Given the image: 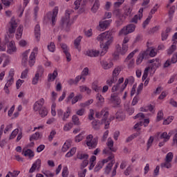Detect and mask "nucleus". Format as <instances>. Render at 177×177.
I'll use <instances>...</instances> for the list:
<instances>
[{"mask_svg":"<svg viewBox=\"0 0 177 177\" xmlns=\"http://www.w3.org/2000/svg\"><path fill=\"white\" fill-rule=\"evenodd\" d=\"M124 82V77H121L118 80V82L112 87V92H117L120 88V85Z\"/></svg>","mask_w":177,"mask_h":177,"instance_id":"obj_28","label":"nucleus"},{"mask_svg":"<svg viewBox=\"0 0 177 177\" xmlns=\"http://www.w3.org/2000/svg\"><path fill=\"white\" fill-rule=\"evenodd\" d=\"M16 28H17V24L16 23L15 18H12L8 28L9 34H15V32H16Z\"/></svg>","mask_w":177,"mask_h":177,"instance_id":"obj_11","label":"nucleus"},{"mask_svg":"<svg viewBox=\"0 0 177 177\" xmlns=\"http://www.w3.org/2000/svg\"><path fill=\"white\" fill-rule=\"evenodd\" d=\"M82 39V36H79L74 41L75 48V49H77L78 52H81V46H80L81 45V40Z\"/></svg>","mask_w":177,"mask_h":177,"instance_id":"obj_23","label":"nucleus"},{"mask_svg":"<svg viewBox=\"0 0 177 177\" xmlns=\"http://www.w3.org/2000/svg\"><path fill=\"white\" fill-rule=\"evenodd\" d=\"M103 124L104 123H102V120L100 121L97 119H93L91 122L92 128L94 131H99V129H100V127L103 125Z\"/></svg>","mask_w":177,"mask_h":177,"instance_id":"obj_17","label":"nucleus"},{"mask_svg":"<svg viewBox=\"0 0 177 177\" xmlns=\"http://www.w3.org/2000/svg\"><path fill=\"white\" fill-rule=\"evenodd\" d=\"M111 21H113V20L111 19L101 21L99 22V26L100 27V28H102V30H106V28H108V27L110 26V24H111Z\"/></svg>","mask_w":177,"mask_h":177,"instance_id":"obj_18","label":"nucleus"},{"mask_svg":"<svg viewBox=\"0 0 177 177\" xmlns=\"http://www.w3.org/2000/svg\"><path fill=\"white\" fill-rule=\"evenodd\" d=\"M160 139H164L165 142H168L171 139V133H169L168 134L167 132H163L160 135Z\"/></svg>","mask_w":177,"mask_h":177,"instance_id":"obj_38","label":"nucleus"},{"mask_svg":"<svg viewBox=\"0 0 177 177\" xmlns=\"http://www.w3.org/2000/svg\"><path fill=\"white\" fill-rule=\"evenodd\" d=\"M174 13H175V6H172L170 8V10L169 11V17L170 20H172V17H174Z\"/></svg>","mask_w":177,"mask_h":177,"instance_id":"obj_55","label":"nucleus"},{"mask_svg":"<svg viewBox=\"0 0 177 177\" xmlns=\"http://www.w3.org/2000/svg\"><path fill=\"white\" fill-rule=\"evenodd\" d=\"M153 142H154V137L150 136L147 141V151L149 150V149H150V147H151V145H153Z\"/></svg>","mask_w":177,"mask_h":177,"instance_id":"obj_48","label":"nucleus"},{"mask_svg":"<svg viewBox=\"0 0 177 177\" xmlns=\"http://www.w3.org/2000/svg\"><path fill=\"white\" fill-rule=\"evenodd\" d=\"M39 115L42 118L46 117L48 115V109L45 106L41 108L40 110L37 111Z\"/></svg>","mask_w":177,"mask_h":177,"instance_id":"obj_37","label":"nucleus"},{"mask_svg":"<svg viewBox=\"0 0 177 177\" xmlns=\"http://www.w3.org/2000/svg\"><path fill=\"white\" fill-rule=\"evenodd\" d=\"M61 48L63 50L65 56L66 57L67 62H71V54H70V52H68V47H67V44H61Z\"/></svg>","mask_w":177,"mask_h":177,"instance_id":"obj_16","label":"nucleus"},{"mask_svg":"<svg viewBox=\"0 0 177 177\" xmlns=\"http://www.w3.org/2000/svg\"><path fill=\"white\" fill-rule=\"evenodd\" d=\"M39 77H41L40 75H39L38 73L35 74L32 81V84L33 85H37V84H38V82L39 81Z\"/></svg>","mask_w":177,"mask_h":177,"instance_id":"obj_51","label":"nucleus"},{"mask_svg":"<svg viewBox=\"0 0 177 177\" xmlns=\"http://www.w3.org/2000/svg\"><path fill=\"white\" fill-rule=\"evenodd\" d=\"M35 35L37 41H39V38H41V27L39 24H37L35 27Z\"/></svg>","mask_w":177,"mask_h":177,"instance_id":"obj_25","label":"nucleus"},{"mask_svg":"<svg viewBox=\"0 0 177 177\" xmlns=\"http://www.w3.org/2000/svg\"><path fill=\"white\" fill-rule=\"evenodd\" d=\"M39 139V133L38 132H36L33 135H32L30 138V142L32 140H38Z\"/></svg>","mask_w":177,"mask_h":177,"instance_id":"obj_58","label":"nucleus"},{"mask_svg":"<svg viewBox=\"0 0 177 177\" xmlns=\"http://www.w3.org/2000/svg\"><path fill=\"white\" fill-rule=\"evenodd\" d=\"M137 118H139L140 121L145 120V114L143 113H139L136 116H134V120H136Z\"/></svg>","mask_w":177,"mask_h":177,"instance_id":"obj_63","label":"nucleus"},{"mask_svg":"<svg viewBox=\"0 0 177 177\" xmlns=\"http://www.w3.org/2000/svg\"><path fill=\"white\" fill-rule=\"evenodd\" d=\"M173 159H174V153H172V152H169L166 155L165 161H167V162H171Z\"/></svg>","mask_w":177,"mask_h":177,"instance_id":"obj_45","label":"nucleus"},{"mask_svg":"<svg viewBox=\"0 0 177 177\" xmlns=\"http://www.w3.org/2000/svg\"><path fill=\"white\" fill-rule=\"evenodd\" d=\"M7 53L9 55H13L15 52H17V48H16V45L15 44V41H11L8 46H7Z\"/></svg>","mask_w":177,"mask_h":177,"instance_id":"obj_15","label":"nucleus"},{"mask_svg":"<svg viewBox=\"0 0 177 177\" xmlns=\"http://www.w3.org/2000/svg\"><path fill=\"white\" fill-rule=\"evenodd\" d=\"M93 103V99H91L86 101L85 102L80 103V107H87V106H90V104H92Z\"/></svg>","mask_w":177,"mask_h":177,"instance_id":"obj_46","label":"nucleus"},{"mask_svg":"<svg viewBox=\"0 0 177 177\" xmlns=\"http://www.w3.org/2000/svg\"><path fill=\"white\" fill-rule=\"evenodd\" d=\"M175 50H176V45L172 44L171 47L167 50V54L172 55Z\"/></svg>","mask_w":177,"mask_h":177,"instance_id":"obj_57","label":"nucleus"},{"mask_svg":"<svg viewBox=\"0 0 177 177\" xmlns=\"http://www.w3.org/2000/svg\"><path fill=\"white\" fill-rule=\"evenodd\" d=\"M149 70H150V67L145 68L142 78V81H145V80L147 78V76L149 75Z\"/></svg>","mask_w":177,"mask_h":177,"instance_id":"obj_52","label":"nucleus"},{"mask_svg":"<svg viewBox=\"0 0 177 177\" xmlns=\"http://www.w3.org/2000/svg\"><path fill=\"white\" fill-rule=\"evenodd\" d=\"M44 104H45V100L44 98L36 101L33 105L34 111H39V110L43 109L44 107Z\"/></svg>","mask_w":177,"mask_h":177,"instance_id":"obj_9","label":"nucleus"},{"mask_svg":"<svg viewBox=\"0 0 177 177\" xmlns=\"http://www.w3.org/2000/svg\"><path fill=\"white\" fill-rule=\"evenodd\" d=\"M143 59H145L143 57V54H141L140 53V54L138 55L137 59H136L137 64H140V63H142V62H143Z\"/></svg>","mask_w":177,"mask_h":177,"instance_id":"obj_62","label":"nucleus"},{"mask_svg":"<svg viewBox=\"0 0 177 177\" xmlns=\"http://www.w3.org/2000/svg\"><path fill=\"white\" fill-rule=\"evenodd\" d=\"M97 41H100V46L102 48L100 56H104L109 50V46L113 44V33L111 31L102 32L97 37Z\"/></svg>","mask_w":177,"mask_h":177,"instance_id":"obj_1","label":"nucleus"},{"mask_svg":"<svg viewBox=\"0 0 177 177\" xmlns=\"http://www.w3.org/2000/svg\"><path fill=\"white\" fill-rule=\"evenodd\" d=\"M99 8H100V1L99 0H95L91 8V12H93V13H96L97 10H99Z\"/></svg>","mask_w":177,"mask_h":177,"instance_id":"obj_26","label":"nucleus"},{"mask_svg":"<svg viewBox=\"0 0 177 177\" xmlns=\"http://www.w3.org/2000/svg\"><path fill=\"white\" fill-rule=\"evenodd\" d=\"M110 102L116 106H120L121 104V99L118 97V94L116 93H112L109 99Z\"/></svg>","mask_w":177,"mask_h":177,"instance_id":"obj_13","label":"nucleus"},{"mask_svg":"<svg viewBox=\"0 0 177 177\" xmlns=\"http://www.w3.org/2000/svg\"><path fill=\"white\" fill-rule=\"evenodd\" d=\"M140 53L142 55L144 59H148L149 56H150V50L147 49L145 51L141 52Z\"/></svg>","mask_w":177,"mask_h":177,"instance_id":"obj_56","label":"nucleus"},{"mask_svg":"<svg viewBox=\"0 0 177 177\" xmlns=\"http://www.w3.org/2000/svg\"><path fill=\"white\" fill-rule=\"evenodd\" d=\"M106 145H107L108 147H110V149H111V151H113V152L117 151L115 148H114V141H113L111 138H108V141L106 142Z\"/></svg>","mask_w":177,"mask_h":177,"instance_id":"obj_32","label":"nucleus"},{"mask_svg":"<svg viewBox=\"0 0 177 177\" xmlns=\"http://www.w3.org/2000/svg\"><path fill=\"white\" fill-rule=\"evenodd\" d=\"M133 9L131 7H127L124 9L123 16L124 19L127 20V17L131 19L132 16H133V12H132Z\"/></svg>","mask_w":177,"mask_h":177,"instance_id":"obj_20","label":"nucleus"},{"mask_svg":"<svg viewBox=\"0 0 177 177\" xmlns=\"http://www.w3.org/2000/svg\"><path fill=\"white\" fill-rule=\"evenodd\" d=\"M129 39L130 38L129 37H125L123 39L122 47L120 44H117L115 46L116 52H118L119 55H124L125 53H127V52H128L129 46L127 44L129 42Z\"/></svg>","mask_w":177,"mask_h":177,"instance_id":"obj_4","label":"nucleus"},{"mask_svg":"<svg viewBox=\"0 0 177 177\" xmlns=\"http://www.w3.org/2000/svg\"><path fill=\"white\" fill-rule=\"evenodd\" d=\"M164 118V113H162V111H159L157 114L156 121L157 122L161 121Z\"/></svg>","mask_w":177,"mask_h":177,"instance_id":"obj_54","label":"nucleus"},{"mask_svg":"<svg viewBox=\"0 0 177 177\" xmlns=\"http://www.w3.org/2000/svg\"><path fill=\"white\" fill-rule=\"evenodd\" d=\"M35 52H32L30 57H29V61H28V63H29V66L30 67H32V66H34V64H35Z\"/></svg>","mask_w":177,"mask_h":177,"instance_id":"obj_27","label":"nucleus"},{"mask_svg":"<svg viewBox=\"0 0 177 177\" xmlns=\"http://www.w3.org/2000/svg\"><path fill=\"white\" fill-rule=\"evenodd\" d=\"M96 99L97 100V105L103 106V104L104 103V97H103L102 95L97 93L96 95Z\"/></svg>","mask_w":177,"mask_h":177,"instance_id":"obj_34","label":"nucleus"},{"mask_svg":"<svg viewBox=\"0 0 177 177\" xmlns=\"http://www.w3.org/2000/svg\"><path fill=\"white\" fill-rule=\"evenodd\" d=\"M120 73H121V68H120V66L115 68L112 72V77L118 79V75H120Z\"/></svg>","mask_w":177,"mask_h":177,"instance_id":"obj_35","label":"nucleus"},{"mask_svg":"<svg viewBox=\"0 0 177 177\" xmlns=\"http://www.w3.org/2000/svg\"><path fill=\"white\" fill-rule=\"evenodd\" d=\"M77 157L79 160H88V158H89V155L86 153H77Z\"/></svg>","mask_w":177,"mask_h":177,"instance_id":"obj_44","label":"nucleus"},{"mask_svg":"<svg viewBox=\"0 0 177 177\" xmlns=\"http://www.w3.org/2000/svg\"><path fill=\"white\" fill-rule=\"evenodd\" d=\"M57 77V71L55 70L53 73L48 74V82H53Z\"/></svg>","mask_w":177,"mask_h":177,"instance_id":"obj_29","label":"nucleus"},{"mask_svg":"<svg viewBox=\"0 0 177 177\" xmlns=\"http://www.w3.org/2000/svg\"><path fill=\"white\" fill-rule=\"evenodd\" d=\"M71 143H73L71 140H67L62 148V151H63V153H66V151H67V150L71 147Z\"/></svg>","mask_w":177,"mask_h":177,"instance_id":"obj_22","label":"nucleus"},{"mask_svg":"<svg viewBox=\"0 0 177 177\" xmlns=\"http://www.w3.org/2000/svg\"><path fill=\"white\" fill-rule=\"evenodd\" d=\"M55 49H56V46L55 45V43L50 42V44L48 45V50L49 52H55Z\"/></svg>","mask_w":177,"mask_h":177,"instance_id":"obj_53","label":"nucleus"},{"mask_svg":"<svg viewBox=\"0 0 177 177\" xmlns=\"http://www.w3.org/2000/svg\"><path fill=\"white\" fill-rule=\"evenodd\" d=\"M143 17V8L138 10V14L134 15V17L130 20V23H134V24H138V20H142Z\"/></svg>","mask_w":177,"mask_h":177,"instance_id":"obj_10","label":"nucleus"},{"mask_svg":"<svg viewBox=\"0 0 177 177\" xmlns=\"http://www.w3.org/2000/svg\"><path fill=\"white\" fill-rule=\"evenodd\" d=\"M22 155L25 157H29V158H32V157L35 156L34 151H32L31 149H23Z\"/></svg>","mask_w":177,"mask_h":177,"instance_id":"obj_24","label":"nucleus"},{"mask_svg":"<svg viewBox=\"0 0 177 177\" xmlns=\"http://www.w3.org/2000/svg\"><path fill=\"white\" fill-rule=\"evenodd\" d=\"M100 63L104 70H109V68H111L113 67V62L109 63L106 61H101Z\"/></svg>","mask_w":177,"mask_h":177,"instance_id":"obj_30","label":"nucleus"},{"mask_svg":"<svg viewBox=\"0 0 177 177\" xmlns=\"http://www.w3.org/2000/svg\"><path fill=\"white\" fill-rule=\"evenodd\" d=\"M60 26L62 30L68 32L70 31V27H71V23L70 22V12L66 11L65 16L61 19Z\"/></svg>","mask_w":177,"mask_h":177,"instance_id":"obj_3","label":"nucleus"},{"mask_svg":"<svg viewBox=\"0 0 177 177\" xmlns=\"http://www.w3.org/2000/svg\"><path fill=\"white\" fill-rule=\"evenodd\" d=\"M86 145L89 149H95L97 146V138H93V136L88 135L86 139Z\"/></svg>","mask_w":177,"mask_h":177,"instance_id":"obj_6","label":"nucleus"},{"mask_svg":"<svg viewBox=\"0 0 177 177\" xmlns=\"http://www.w3.org/2000/svg\"><path fill=\"white\" fill-rule=\"evenodd\" d=\"M41 159H37L32 165L31 168L29 170V174H32L35 172V170L39 171L41 169Z\"/></svg>","mask_w":177,"mask_h":177,"instance_id":"obj_12","label":"nucleus"},{"mask_svg":"<svg viewBox=\"0 0 177 177\" xmlns=\"http://www.w3.org/2000/svg\"><path fill=\"white\" fill-rule=\"evenodd\" d=\"M72 121L74 124V125H80L81 123L80 122V118L77 115H73L72 117Z\"/></svg>","mask_w":177,"mask_h":177,"instance_id":"obj_47","label":"nucleus"},{"mask_svg":"<svg viewBox=\"0 0 177 177\" xmlns=\"http://www.w3.org/2000/svg\"><path fill=\"white\" fill-rule=\"evenodd\" d=\"M169 162H171L165 161V162L161 163L160 164L161 168H167V169L171 168V167H172V165Z\"/></svg>","mask_w":177,"mask_h":177,"instance_id":"obj_59","label":"nucleus"},{"mask_svg":"<svg viewBox=\"0 0 177 177\" xmlns=\"http://www.w3.org/2000/svg\"><path fill=\"white\" fill-rule=\"evenodd\" d=\"M172 121H174V116H169L163 121V125H169Z\"/></svg>","mask_w":177,"mask_h":177,"instance_id":"obj_50","label":"nucleus"},{"mask_svg":"<svg viewBox=\"0 0 177 177\" xmlns=\"http://www.w3.org/2000/svg\"><path fill=\"white\" fill-rule=\"evenodd\" d=\"M177 62V53H175L171 59H167L164 65H163V67L164 68H168L169 66H171V64H175V63Z\"/></svg>","mask_w":177,"mask_h":177,"instance_id":"obj_14","label":"nucleus"},{"mask_svg":"<svg viewBox=\"0 0 177 177\" xmlns=\"http://www.w3.org/2000/svg\"><path fill=\"white\" fill-rule=\"evenodd\" d=\"M100 55V51L97 50H88L86 52V56H88L89 57H97Z\"/></svg>","mask_w":177,"mask_h":177,"instance_id":"obj_19","label":"nucleus"},{"mask_svg":"<svg viewBox=\"0 0 177 177\" xmlns=\"http://www.w3.org/2000/svg\"><path fill=\"white\" fill-rule=\"evenodd\" d=\"M76 151H77V148L73 147L65 155V157H66L67 158L70 157H73L75 154Z\"/></svg>","mask_w":177,"mask_h":177,"instance_id":"obj_43","label":"nucleus"},{"mask_svg":"<svg viewBox=\"0 0 177 177\" xmlns=\"http://www.w3.org/2000/svg\"><path fill=\"white\" fill-rule=\"evenodd\" d=\"M116 120H118V121H124V120H125V113L122 111L117 112Z\"/></svg>","mask_w":177,"mask_h":177,"instance_id":"obj_36","label":"nucleus"},{"mask_svg":"<svg viewBox=\"0 0 177 177\" xmlns=\"http://www.w3.org/2000/svg\"><path fill=\"white\" fill-rule=\"evenodd\" d=\"M17 34H16L17 39H20L21 35H23V26H19L17 30Z\"/></svg>","mask_w":177,"mask_h":177,"instance_id":"obj_40","label":"nucleus"},{"mask_svg":"<svg viewBox=\"0 0 177 177\" xmlns=\"http://www.w3.org/2000/svg\"><path fill=\"white\" fill-rule=\"evenodd\" d=\"M82 100V95L78 94L77 95L73 97L72 99L71 103L72 104H75L77 102H81Z\"/></svg>","mask_w":177,"mask_h":177,"instance_id":"obj_41","label":"nucleus"},{"mask_svg":"<svg viewBox=\"0 0 177 177\" xmlns=\"http://www.w3.org/2000/svg\"><path fill=\"white\" fill-rule=\"evenodd\" d=\"M42 174H44V175H45V176H46V177H53V176H55V174L53 173L50 172V171H42Z\"/></svg>","mask_w":177,"mask_h":177,"instance_id":"obj_64","label":"nucleus"},{"mask_svg":"<svg viewBox=\"0 0 177 177\" xmlns=\"http://www.w3.org/2000/svg\"><path fill=\"white\" fill-rule=\"evenodd\" d=\"M114 162H115V160H111V162L106 167L104 172L106 175L110 174L111 168H113V166L114 165Z\"/></svg>","mask_w":177,"mask_h":177,"instance_id":"obj_33","label":"nucleus"},{"mask_svg":"<svg viewBox=\"0 0 177 177\" xmlns=\"http://www.w3.org/2000/svg\"><path fill=\"white\" fill-rule=\"evenodd\" d=\"M109 108L105 107L101 110L100 112L95 113L96 118H102V124H104V129H109L110 121L107 120L109 118Z\"/></svg>","mask_w":177,"mask_h":177,"instance_id":"obj_2","label":"nucleus"},{"mask_svg":"<svg viewBox=\"0 0 177 177\" xmlns=\"http://www.w3.org/2000/svg\"><path fill=\"white\" fill-rule=\"evenodd\" d=\"M57 13H59V7H55L53 9V13L48 12L47 13V17L49 20L51 19L52 25L55 26V23H56V17L57 16Z\"/></svg>","mask_w":177,"mask_h":177,"instance_id":"obj_8","label":"nucleus"},{"mask_svg":"<svg viewBox=\"0 0 177 177\" xmlns=\"http://www.w3.org/2000/svg\"><path fill=\"white\" fill-rule=\"evenodd\" d=\"M28 53H30V50H26L22 54V62L21 64L24 67H27V62L28 59Z\"/></svg>","mask_w":177,"mask_h":177,"instance_id":"obj_21","label":"nucleus"},{"mask_svg":"<svg viewBox=\"0 0 177 177\" xmlns=\"http://www.w3.org/2000/svg\"><path fill=\"white\" fill-rule=\"evenodd\" d=\"M135 28H136V26L133 24H130L122 28L119 34L120 35H128V34L133 32V31H135Z\"/></svg>","mask_w":177,"mask_h":177,"instance_id":"obj_5","label":"nucleus"},{"mask_svg":"<svg viewBox=\"0 0 177 177\" xmlns=\"http://www.w3.org/2000/svg\"><path fill=\"white\" fill-rule=\"evenodd\" d=\"M103 168V163L99 161L94 169V172H99Z\"/></svg>","mask_w":177,"mask_h":177,"instance_id":"obj_49","label":"nucleus"},{"mask_svg":"<svg viewBox=\"0 0 177 177\" xmlns=\"http://www.w3.org/2000/svg\"><path fill=\"white\" fill-rule=\"evenodd\" d=\"M44 67H42V66H38L37 71L36 74H39V75H40V77H42L43 74H44Z\"/></svg>","mask_w":177,"mask_h":177,"instance_id":"obj_61","label":"nucleus"},{"mask_svg":"<svg viewBox=\"0 0 177 177\" xmlns=\"http://www.w3.org/2000/svg\"><path fill=\"white\" fill-rule=\"evenodd\" d=\"M70 113H71V109L70 107H68L66 111L64 113L62 109L57 110V115L59 118H62V121H67V118L70 117Z\"/></svg>","mask_w":177,"mask_h":177,"instance_id":"obj_7","label":"nucleus"},{"mask_svg":"<svg viewBox=\"0 0 177 177\" xmlns=\"http://www.w3.org/2000/svg\"><path fill=\"white\" fill-rule=\"evenodd\" d=\"M113 16H115L116 19L120 17H124V15L121 12V9L120 8H115L113 11Z\"/></svg>","mask_w":177,"mask_h":177,"instance_id":"obj_31","label":"nucleus"},{"mask_svg":"<svg viewBox=\"0 0 177 177\" xmlns=\"http://www.w3.org/2000/svg\"><path fill=\"white\" fill-rule=\"evenodd\" d=\"M62 177H68V168L67 167H64L62 173Z\"/></svg>","mask_w":177,"mask_h":177,"instance_id":"obj_60","label":"nucleus"},{"mask_svg":"<svg viewBox=\"0 0 177 177\" xmlns=\"http://www.w3.org/2000/svg\"><path fill=\"white\" fill-rule=\"evenodd\" d=\"M118 19L115 21V24L117 27H120L122 26L124 22L125 21V17H121L120 18H117Z\"/></svg>","mask_w":177,"mask_h":177,"instance_id":"obj_42","label":"nucleus"},{"mask_svg":"<svg viewBox=\"0 0 177 177\" xmlns=\"http://www.w3.org/2000/svg\"><path fill=\"white\" fill-rule=\"evenodd\" d=\"M117 81H118V79L112 76L110 79L106 80V84L109 85V86H113V84H115Z\"/></svg>","mask_w":177,"mask_h":177,"instance_id":"obj_39","label":"nucleus"}]
</instances>
